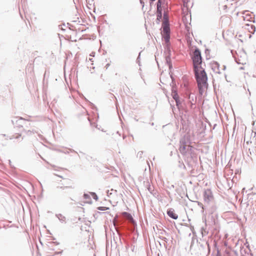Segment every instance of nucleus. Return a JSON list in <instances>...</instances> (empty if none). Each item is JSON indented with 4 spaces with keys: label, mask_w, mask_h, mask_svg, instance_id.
Here are the masks:
<instances>
[{
    "label": "nucleus",
    "mask_w": 256,
    "mask_h": 256,
    "mask_svg": "<svg viewBox=\"0 0 256 256\" xmlns=\"http://www.w3.org/2000/svg\"><path fill=\"white\" fill-rule=\"evenodd\" d=\"M24 130V132H26V134L27 135H30L32 133H34V132H34V130Z\"/></svg>",
    "instance_id": "nucleus-21"
},
{
    "label": "nucleus",
    "mask_w": 256,
    "mask_h": 256,
    "mask_svg": "<svg viewBox=\"0 0 256 256\" xmlns=\"http://www.w3.org/2000/svg\"><path fill=\"white\" fill-rule=\"evenodd\" d=\"M140 52L139 53V56H140Z\"/></svg>",
    "instance_id": "nucleus-36"
},
{
    "label": "nucleus",
    "mask_w": 256,
    "mask_h": 256,
    "mask_svg": "<svg viewBox=\"0 0 256 256\" xmlns=\"http://www.w3.org/2000/svg\"><path fill=\"white\" fill-rule=\"evenodd\" d=\"M84 199L90 200V202L88 201V202L90 204H92L91 198L89 194H84Z\"/></svg>",
    "instance_id": "nucleus-16"
},
{
    "label": "nucleus",
    "mask_w": 256,
    "mask_h": 256,
    "mask_svg": "<svg viewBox=\"0 0 256 256\" xmlns=\"http://www.w3.org/2000/svg\"><path fill=\"white\" fill-rule=\"evenodd\" d=\"M70 188V186H60V188L62 189V190H64L66 188Z\"/></svg>",
    "instance_id": "nucleus-29"
},
{
    "label": "nucleus",
    "mask_w": 256,
    "mask_h": 256,
    "mask_svg": "<svg viewBox=\"0 0 256 256\" xmlns=\"http://www.w3.org/2000/svg\"><path fill=\"white\" fill-rule=\"evenodd\" d=\"M148 190L152 194V188L150 187V186L148 184Z\"/></svg>",
    "instance_id": "nucleus-25"
},
{
    "label": "nucleus",
    "mask_w": 256,
    "mask_h": 256,
    "mask_svg": "<svg viewBox=\"0 0 256 256\" xmlns=\"http://www.w3.org/2000/svg\"><path fill=\"white\" fill-rule=\"evenodd\" d=\"M194 76L198 83L199 93L202 95L204 92V88L208 86V77L205 70L202 68L194 70Z\"/></svg>",
    "instance_id": "nucleus-1"
},
{
    "label": "nucleus",
    "mask_w": 256,
    "mask_h": 256,
    "mask_svg": "<svg viewBox=\"0 0 256 256\" xmlns=\"http://www.w3.org/2000/svg\"><path fill=\"white\" fill-rule=\"evenodd\" d=\"M167 214L170 218L174 220H176L178 218V214H175L174 210L172 208L168 210Z\"/></svg>",
    "instance_id": "nucleus-7"
},
{
    "label": "nucleus",
    "mask_w": 256,
    "mask_h": 256,
    "mask_svg": "<svg viewBox=\"0 0 256 256\" xmlns=\"http://www.w3.org/2000/svg\"><path fill=\"white\" fill-rule=\"evenodd\" d=\"M98 209L101 211H104L109 209V208L106 206H99L98 208Z\"/></svg>",
    "instance_id": "nucleus-20"
},
{
    "label": "nucleus",
    "mask_w": 256,
    "mask_h": 256,
    "mask_svg": "<svg viewBox=\"0 0 256 256\" xmlns=\"http://www.w3.org/2000/svg\"><path fill=\"white\" fill-rule=\"evenodd\" d=\"M192 148L188 140H186L185 136L180 140L179 150L182 154L186 155L192 150Z\"/></svg>",
    "instance_id": "nucleus-3"
},
{
    "label": "nucleus",
    "mask_w": 256,
    "mask_h": 256,
    "mask_svg": "<svg viewBox=\"0 0 256 256\" xmlns=\"http://www.w3.org/2000/svg\"><path fill=\"white\" fill-rule=\"evenodd\" d=\"M250 27H251L252 30H253V29H254V31L255 30V26H254L252 25V26H250Z\"/></svg>",
    "instance_id": "nucleus-30"
},
{
    "label": "nucleus",
    "mask_w": 256,
    "mask_h": 256,
    "mask_svg": "<svg viewBox=\"0 0 256 256\" xmlns=\"http://www.w3.org/2000/svg\"><path fill=\"white\" fill-rule=\"evenodd\" d=\"M4 136L6 137V140H16L17 142L22 141L23 140V138L22 137V136L20 134H12L10 136H6L5 134H0V136Z\"/></svg>",
    "instance_id": "nucleus-6"
},
{
    "label": "nucleus",
    "mask_w": 256,
    "mask_h": 256,
    "mask_svg": "<svg viewBox=\"0 0 256 256\" xmlns=\"http://www.w3.org/2000/svg\"><path fill=\"white\" fill-rule=\"evenodd\" d=\"M164 234H167V233H166V231H164Z\"/></svg>",
    "instance_id": "nucleus-35"
},
{
    "label": "nucleus",
    "mask_w": 256,
    "mask_h": 256,
    "mask_svg": "<svg viewBox=\"0 0 256 256\" xmlns=\"http://www.w3.org/2000/svg\"><path fill=\"white\" fill-rule=\"evenodd\" d=\"M204 202L209 203L213 200V195L212 192L210 189H207L204 192Z\"/></svg>",
    "instance_id": "nucleus-5"
},
{
    "label": "nucleus",
    "mask_w": 256,
    "mask_h": 256,
    "mask_svg": "<svg viewBox=\"0 0 256 256\" xmlns=\"http://www.w3.org/2000/svg\"><path fill=\"white\" fill-rule=\"evenodd\" d=\"M193 62L194 70L202 68V57L201 52L199 48H196L194 52L193 56H192Z\"/></svg>",
    "instance_id": "nucleus-2"
},
{
    "label": "nucleus",
    "mask_w": 256,
    "mask_h": 256,
    "mask_svg": "<svg viewBox=\"0 0 256 256\" xmlns=\"http://www.w3.org/2000/svg\"><path fill=\"white\" fill-rule=\"evenodd\" d=\"M110 65V64H106V69L109 67Z\"/></svg>",
    "instance_id": "nucleus-31"
},
{
    "label": "nucleus",
    "mask_w": 256,
    "mask_h": 256,
    "mask_svg": "<svg viewBox=\"0 0 256 256\" xmlns=\"http://www.w3.org/2000/svg\"><path fill=\"white\" fill-rule=\"evenodd\" d=\"M256 142V132L252 131L250 136V142Z\"/></svg>",
    "instance_id": "nucleus-15"
},
{
    "label": "nucleus",
    "mask_w": 256,
    "mask_h": 256,
    "mask_svg": "<svg viewBox=\"0 0 256 256\" xmlns=\"http://www.w3.org/2000/svg\"><path fill=\"white\" fill-rule=\"evenodd\" d=\"M117 218L118 216H116L114 218L112 222L114 224V226L116 227V222H117Z\"/></svg>",
    "instance_id": "nucleus-22"
},
{
    "label": "nucleus",
    "mask_w": 256,
    "mask_h": 256,
    "mask_svg": "<svg viewBox=\"0 0 256 256\" xmlns=\"http://www.w3.org/2000/svg\"><path fill=\"white\" fill-rule=\"evenodd\" d=\"M172 96L174 100H176L179 98L178 93L174 86L172 87Z\"/></svg>",
    "instance_id": "nucleus-12"
},
{
    "label": "nucleus",
    "mask_w": 256,
    "mask_h": 256,
    "mask_svg": "<svg viewBox=\"0 0 256 256\" xmlns=\"http://www.w3.org/2000/svg\"><path fill=\"white\" fill-rule=\"evenodd\" d=\"M162 240H164L165 242H167L168 239H167L166 238H165V237H163V238H162Z\"/></svg>",
    "instance_id": "nucleus-27"
},
{
    "label": "nucleus",
    "mask_w": 256,
    "mask_h": 256,
    "mask_svg": "<svg viewBox=\"0 0 256 256\" xmlns=\"http://www.w3.org/2000/svg\"><path fill=\"white\" fill-rule=\"evenodd\" d=\"M157 10H162V0H158L156 3Z\"/></svg>",
    "instance_id": "nucleus-17"
},
{
    "label": "nucleus",
    "mask_w": 256,
    "mask_h": 256,
    "mask_svg": "<svg viewBox=\"0 0 256 256\" xmlns=\"http://www.w3.org/2000/svg\"><path fill=\"white\" fill-rule=\"evenodd\" d=\"M142 154H143V152L140 151L138 152L137 156H138L140 158H141L142 157Z\"/></svg>",
    "instance_id": "nucleus-24"
},
{
    "label": "nucleus",
    "mask_w": 256,
    "mask_h": 256,
    "mask_svg": "<svg viewBox=\"0 0 256 256\" xmlns=\"http://www.w3.org/2000/svg\"><path fill=\"white\" fill-rule=\"evenodd\" d=\"M162 28L163 32L166 34H170V24H162Z\"/></svg>",
    "instance_id": "nucleus-9"
},
{
    "label": "nucleus",
    "mask_w": 256,
    "mask_h": 256,
    "mask_svg": "<svg viewBox=\"0 0 256 256\" xmlns=\"http://www.w3.org/2000/svg\"><path fill=\"white\" fill-rule=\"evenodd\" d=\"M122 214L126 216V218L129 219V220H133V218L132 217V216L130 215V214L129 213L127 212H124L122 213Z\"/></svg>",
    "instance_id": "nucleus-18"
},
{
    "label": "nucleus",
    "mask_w": 256,
    "mask_h": 256,
    "mask_svg": "<svg viewBox=\"0 0 256 256\" xmlns=\"http://www.w3.org/2000/svg\"><path fill=\"white\" fill-rule=\"evenodd\" d=\"M170 38V37L169 34H167V35L164 37V40L166 42H169Z\"/></svg>",
    "instance_id": "nucleus-23"
},
{
    "label": "nucleus",
    "mask_w": 256,
    "mask_h": 256,
    "mask_svg": "<svg viewBox=\"0 0 256 256\" xmlns=\"http://www.w3.org/2000/svg\"><path fill=\"white\" fill-rule=\"evenodd\" d=\"M140 56H138V58H137V62H138V60H140Z\"/></svg>",
    "instance_id": "nucleus-32"
},
{
    "label": "nucleus",
    "mask_w": 256,
    "mask_h": 256,
    "mask_svg": "<svg viewBox=\"0 0 256 256\" xmlns=\"http://www.w3.org/2000/svg\"><path fill=\"white\" fill-rule=\"evenodd\" d=\"M150 125H151L152 126H154V122H152V123H150Z\"/></svg>",
    "instance_id": "nucleus-33"
},
{
    "label": "nucleus",
    "mask_w": 256,
    "mask_h": 256,
    "mask_svg": "<svg viewBox=\"0 0 256 256\" xmlns=\"http://www.w3.org/2000/svg\"><path fill=\"white\" fill-rule=\"evenodd\" d=\"M28 120L22 117H15L12 120L13 125L16 127L27 126Z\"/></svg>",
    "instance_id": "nucleus-4"
},
{
    "label": "nucleus",
    "mask_w": 256,
    "mask_h": 256,
    "mask_svg": "<svg viewBox=\"0 0 256 256\" xmlns=\"http://www.w3.org/2000/svg\"><path fill=\"white\" fill-rule=\"evenodd\" d=\"M90 194L92 196L94 200H98V198L96 193L94 192H90Z\"/></svg>",
    "instance_id": "nucleus-19"
},
{
    "label": "nucleus",
    "mask_w": 256,
    "mask_h": 256,
    "mask_svg": "<svg viewBox=\"0 0 256 256\" xmlns=\"http://www.w3.org/2000/svg\"><path fill=\"white\" fill-rule=\"evenodd\" d=\"M166 63L169 66L170 69L172 68V64L170 61V54L166 57Z\"/></svg>",
    "instance_id": "nucleus-14"
},
{
    "label": "nucleus",
    "mask_w": 256,
    "mask_h": 256,
    "mask_svg": "<svg viewBox=\"0 0 256 256\" xmlns=\"http://www.w3.org/2000/svg\"><path fill=\"white\" fill-rule=\"evenodd\" d=\"M170 77H171V78L172 79V82H173V78H172V76H170Z\"/></svg>",
    "instance_id": "nucleus-34"
},
{
    "label": "nucleus",
    "mask_w": 256,
    "mask_h": 256,
    "mask_svg": "<svg viewBox=\"0 0 256 256\" xmlns=\"http://www.w3.org/2000/svg\"><path fill=\"white\" fill-rule=\"evenodd\" d=\"M162 18V10H157V18L156 22L159 24Z\"/></svg>",
    "instance_id": "nucleus-11"
},
{
    "label": "nucleus",
    "mask_w": 256,
    "mask_h": 256,
    "mask_svg": "<svg viewBox=\"0 0 256 256\" xmlns=\"http://www.w3.org/2000/svg\"><path fill=\"white\" fill-rule=\"evenodd\" d=\"M162 24H169L168 15L166 12H164V21Z\"/></svg>",
    "instance_id": "nucleus-13"
},
{
    "label": "nucleus",
    "mask_w": 256,
    "mask_h": 256,
    "mask_svg": "<svg viewBox=\"0 0 256 256\" xmlns=\"http://www.w3.org/2000/svg\"><path fill=\"white\" fill-rule=\"evenodd\" d=\"M212 67L214 71H216V72H218V74L220 73V72H219L220 64L218 62H214L212 64Z\"/></svg>",
    "instance_id": "nucleus-10"
},
{
    "label": "nucleus",
    "mask_w": 256,
    "mask_h": 256,
    "mask_svg": "<svg viewBox=\"0 0 256 256\" xmlns=\"http://www.w3.org/2000/svg\"><path fill=\"white\" fill-rule=\"evenodd\" d=\"M176 101V106H178L179 104H180V100H179V98L176 100H175Z\"/></svg>",
    "instance_id": "nucleus-26"
},
{
    "label": "nucleus",
    "mask_w": 256,
    "mask_h": 256,
    "mask_svg": "<svg viewBox=\"0 0 256 256\" xmlns=\"http://www.w3.org/2000/svg\"><path fill=\"white\" fill-rule=\"evenodd\" d=\"M140 3L142 5V8H144V2H142V0H140Z\"/></svg>",
    "instance_id": "nucleus-28"
},
{
    "label": "nucleus",
    "mask_w": 256,
    "mask_h": 256,
    "mask_svg": "<svg viewBox=\"0 0 256 256\" xmlns=\"http://www.w3.org/2000/svg\"><path fill=\"white\" fill-rule=\"evenodd\" d=\"M56 216L59 220L60 222L62 224H66V216H63L62 214H56Z\"/></svg>",
    "instance_id": "nucleus-8"
}]
</instances>
